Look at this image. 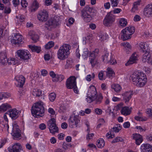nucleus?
Listing matches in <instances>:
<instances>
[{
	"instance_id": "f257e3e1",
	"label": "nucleus",
	"mask_w": 152,
	"mask_h": 152,
	"mask_svg": "<svg viewBox=\"0 0 152 152\" xmlns=\"http://www.w3.org/2000/svg\"><path fill=\"white\" fill-rule=\"evenodd\" d=\"M87 95L88 97L86 99V100L89 103L95 101L97 104H99L101 103L103 99L101 94H97L96 89L94 86H91L89 87Z\"/></svg>"
},
{
	"instance_id": "f03ea898",
	"label": "nucleus",
	"mask_w": 152,
	"mask_h": 152,
	"mask_svg": "<svg viewBox=\"0 0 152 152\" xmlns=\"http://www.w3.org/2000/svg\"><path fill=\"white\" fill-rule=\"evenodd\" d=\"M131 77L133 83L138 87H142L146 83L147 78L143 72H134Z\"/></svg>"
},
{
	"instance_id": "7ed1b4c3",
	"label": "nucleus",
	"mask_w": 152,
	"mask_h": 152,
	"mask_svg": "<svg viewBox=\"0 0 152 152\" xmlns=\"http://www.w3.org/2000/svg\"><path fill=\"white\" fill-rule=\"evenodd\" d=\"M43 103L39 101L34 104L32 106L31 112L35 117H42L44 112Z\"/></svg>"
},
{
	"instance_id": "20e7f679",
	"label": "nucleus",
	"mask_w": 152,
	"mask_h": 152,
	"mask_svg": "<svg viewBox=\"0 0 152 152\" xmlns=\"http://www.w3.org/2000/svg\"><path fill=\"white\" fill-rule=\"evenodd\" d=\"M70 46L68 44H64L61 46L58 50L57 56L58 58L61 60H64L68 57L70 54Z\"/></svg>"
},
{
	"instance_id": "39448f33",
	"label": "nucleus",
	"mask_w": 152,
	"mask_h": 152,
	"mask_svg": "<svg viewBox=\"0 0 152 152\" xmlns=\"http://www.w3.org/2000/svg\"><path fill=\"white\" fill-rule=\"evenodd\" d=\"M61 16H57L50 18L45 24V28L50 31L52 28L56 27L59 25V22L61 20Z\"/></svg>"
},
{
	"instance_id": "423d86ee",
	"label": "nucleus",
	"mask_w": 152,
	"mask_h": 152,
	"mask_svg": "<svg viewBox=\"0 0 152 152\" xmlns=\"http://www.w3.org/2000/svg\"><path fill=\"white\" fill-rule=\"evenodd\" d=\"M134 27L132 26H130L126 28L121 31L122 33L121 38L124 40L130 39L131 35L134 33Z\"/></svg>"
},
{
	"instance_id": "0eeeda50",
	"label": "nucleus",
	"mask_w": 152,
	"mask_h": 152,
	"mask_svg": "<svg viewBox=\"0 0 152 152\" xmlns=\"http://www.w3.org/2000/svg\"><path fill=\"white\" fill-rule=\"evenodd\" d=\"M137 47L141 52L145 53L152 51V42H141L137 45Z\"/></svg>"
},
{
	"instance_id": "6e6552de",
	"label": "nucleus",
	"mask_w": 152,
	"mask_h": 152,
	"mask_svg": "<svg viewBox=\"0 0 152 152\" xmlns=\"http://www.w3.org/2000/svg\"><path fill=\"white\" fill-rule=\"evenodd\" d=\"M66 85L67 88H73L75 93L78 94L79 91L77 86L75 77L71 76L66 81Z\"/></svg>"
},
{
	"instance_id": "1a4fd4ad",
	"label": "nucleus",
	"mask_w": 152,
	"mask_h": 152,
	"mask_svg": "<svg viewBox=\"0 0 152 152\" xmlns=\"http://www.w3.org/2000/svg\"><path fill=\"white\" fill-rule=\"evenodd\" d=\"M80 119L78 115L70 117L69 119V125L71 128H75L80 126Z\"/></svg>"
},
{
	"instance_id": "9d476101",
	"label": "nucleus",
	"mask_w": 152,
	"mask_h": 152,
	"mask_svg": "<svg viewBox=\"0 0 152 152\" xmlns=\"http://www.w3.org/2000/svg\"><path fill=\"white\" fill-rule=\"evenodd\" d=\"M99 51L98 49H96L90 53V55L89 56V62L92 67L95 66L99 63L98 61L96 58Z\"/></svg>"
},
{
	"instance_id": "9b49d317",
	"label": "nucleus",
	"mask_w": 152,
	"mask_h": 152,
	"mask_svg": "<svg viewBox=\"0 0 152 152\" xmlns=\"http://www.w3.org/2000/svg\"><path fill=\"white\" fill-rule=\"evenodd\" d=\"M18 56L20 58L21 60H26L29 59L31 55L29 52L27 50L25 49H20L17 51Z\"/></svg>"
},
{
	"instance_id": "f8f14e48",
	"label": "nucleus",
	"mask_w": 152,
	"mask_h": 152,
	"mask_svg": "<svg viewBox=\"0 0 152 152\" xmlns=\"http://www.w3.org/2000/svg\"><path fill=\"white\" fill-rule=\"evenodd\" d=\"M92 9L90 7H86L82 11V17L83 20L86 22H89L92 19V17L90 12Z\"/></svg>"
},
{
	"instance_id": "ddd939ff",
	"label": "nucleus",
	"mask_w": 152,
	"mask_h": 152,
	"mask_svg": "<svg viewBox=\"0 0 152 152\" xmlns=\"http://www.w3.org/2000/svg\"><path fill=\"white\" fill-rule=\"evenodd\" d=\"M115 21V18L112 12H109L106 15L103 20V24L106 26H110Z\"/></svg>"
},
{
	"instance_id": "4468645a",
	"label": "nucleus",
	"mask_w": 152,
	"mask_h": 152,
	"mask_svg": "<svg viewBox=\"0 0 152 152\" xmlns=\"http://www.w3.org/2000/svg\"><path fill=\"white\" fill-rule=\"evenodd\" d=\"M103 61L104 62L110 63L111 64H115L116 63V61L114 59L111 55H110L108 53H106L103 55L102 57Z\"/></svg>"
},
{
	"instance_id": "2eb2a0df",
	"label": "nucleus",
	"mask_w": 152,
	"mask_h": 152,
	"mask_svg": "<svg viewBox=\"0 0 152 152\" xmlns=\"http://www.w3.org/2000/svg\"><path fill=\"white\" fill-rule=\"evenodd\" d=\"M48 12L45 10H43L39 12L37 18L40 21L45 22L48 19Z\"/></svg>"
},
{
	"instance_id": "dca6fc26",
	"label": "nucleus",
	"mask_w": 152,
	"mask_h": 152,
	"mask_svg": "<svg viewBox=\"0 0 152 152\" xmlns=\"http://www.w3.org/2000/svg\"><path fill=\"white\" fill-rule=\"evenodd\" d=\"M12 37L11 41L12 43L14 44H19L21 43L22 42L23 37L19 34H13L12 35Z\"/></svg>"
},
{
	"instance_id": "f3484780",
	"label": "nucleus",
	"mask_w": 152,
	"mask_h": 152,
	"mask_svg": "<svg viewBox=\"0 0 152 152\" xmlns=\"http://www.w3.org/2000/svg\"><path fill=\"white\" fill-rule=\"evenodd\" d=\"M143 14L147 18L152 17V4H148L145 7Z\"/></svg>"
},
{
	"instance_id": "a211bd4d",
	"label": "nucleus",
	"mask_w": 152,
	"mask_h": 152,
	"mask_svg": "<svg viewBox=\"0 0 152 152\" xmlns=\"http://www.w3.org/2000/svg\"><path fill=\"white\" fill-rule=\"evenodd\" d=\"M15 79L16 81L15 84L17 87H21L23 86L25 81V79L23 76L18 75L15 77Z\"/></svg>"
},
{
	"instance_id": "6ab92c4d",
	"label": "nucleus",
	"mask_w": 152,
	"mask_h": 152,
	"mask_svg": "<svg viewBox=\"0 0 152 152\" xmlns=\"http://www.w3.org/2000/svg\"><path fill=\"white\" fill-rule=\"evenodd\" d=\"M22 150V146L18 142L14 143L9 150V152H20Z\"/></svg>"
},
{
	"instance_id": "aec40b11",
	"label": "nucleus",
	"mask_w": 152,
	"mask_h": 152,
	"mask_svg": "<svg viewBox=\"0 0 152 152\" xmlns=\"http://www.w3.org/2000/svg\"><path fill=\"white\" fill-rule=\"evenodd\" d=\"M133 95V93L132 91H129L123 92L122 94L124 100L125 102H128L130 99Z\"/></svg>"
},
{
	"instance_id": "412c9836",
	"label": "nucleus",
	"mask_w": 152,
	"mask_h": 152,
	"mask_svg": "<svg viewBox=\"0 0 152 152\" xmlns=\"http://www.w3.org/2000/svg\"><path fill=\"white\" fill-rule=\"evenodd\" d=\"M140 148L142 152H152V145L149 144H143Z\"/></svg>"
},
{
	"instance_id": "4be33fe9",
	"label": "nucleus",
	"mask_w": 152,
	"mask_h": 152,
	"mask_svg": "<svg viewBox=\"0 0 152 152\" xmlns=\"http://www.w3.org/2000/svg\"><path fill=\"white\" fill-rule=\"evenodd\" d=\"M132 137L133 139L135 140L136 144L137 145H139L143 141L142 136L139 134H134L132 135Z\"/></svg>"
},
{
	"instance_id": "5701e85b",
	"label": "nucleus",
	"mask_w": 152,
	"mask_h": 152,
	"mask_svg": "<svg viewBox=\"0 0 152 152\" xmlns=\"http://www.w3.org/2000/svg\"><path fill=\"white\" fill-rule=\"evenodd\" d=\"M137 54L135 53H134L132 54L129 60L125 64L126 66H129L134 63H136L137 60Z\"/></svg>"
},
{
	"instance_id": "b1692460",
	"label": "nucleus",
	"mask_w": 152,
	"mask_h": 152,
	"mask_svg": "<svg viewBox=\"0 0 152 152\" xmlns=\"http://www.w3.org/2000/svg\"><path fill=\"white\" fill-rule=\"evenodd\" d=\"M8 115L12 119H16L19 116V111L15 109L10 110L8 112Z\"/></svg>"
},
{
	"instance_id": "393cba45",
	"label": "nucleus",
	"mask_w": 152,
	"mask_h": 152,
	"mask_svg": "<svg viewBox=\"0 0 152 152\" xmlns=\"http://www.w3.org/2000/svg\"><path fill=\"white\" fill-rule=\"evenodd\" d=\"M152 56L150 54V52H145L143 55L142 61L144 62L150 63L151 62Z\"/></svg>"
},
{
	"instance_id": "a878e982",
	"label": "nucleus",
	"mask_w": 152,
	"mask_h": 152,
	"mask_svg": "<svg viewBox=\"0 0 152 152\" xmlns=\"http://www.w3.org/2000/svg\"><path fill=\"white\" fill-rule=\"evenodd\" d=\"M11 107V105L8 103H3L0 106V113H4Z\"/></svg>"
},
{
	"instance_id": "bb28decb",
	"label": "nucleus",
	"mask_w": 152,
	"mask_h": 152,
	"mask_svg": "<svg viewBox=\"0 0 152 152\" xmlns=\"http://www.w3.org/2000/svg\"><path fill=\"white\" fill-rule=\"evenodd\" d=\"M131 108L125 106L122 107L121 113L122 115L127 116L129 115L131 112Z\"/></svg>"
},
{
	"instance_id": "cd10ccee",
	"label": "nucleus",
	"mask_w": 152,
	"mask_h": 152,
	"mask_svg": "<svg viewBox=\"0 0 152 152\" xmlns=\"http://www.w3.org/2000/svg\"><path fill=\"white\" fill-rule=\"evenodd\" d=\"M7 55L5 52H3L0 53V63L3 65L6 64L7 59Z\"/></svg>"
},
{
	"instance_id": "c85d7f7f",
	"label": "nucleus",
	"mask_w": 152,
	"mask_h": 152,
	"mask_svg": "<svg viewBox=\"0 0 152 152\" xmlns=\"http://www.w3.org/2000/svg\"><path fill=\"white\" fill-rule=\"evenodd\" d=\"M50 76L52 78V80L54 82H56L58 81V79L57 78L58 77H61V80H62L63 77V76L61 75H56L53 71H51L49 73Z\"/></svg>"
},
{
	"instance_id": "c756f323",
	"label": "nucleus",
	"mask_w": 152,
	"mask_h": 152,
	"mask_svg": "<svg viewBox=\"0 0 152 152\" xmlns=\"http://www.w3.org/2000/svg\"><path fill=\"white\" fill-rule=\"evenodd\" d=\"M28 34L34 42H37L39 39V36L33 31H30L28 32Z\"/></svg>"
},
{
	"instance_id": "7c9ffc66",
	"label": "nucleus",
	"mask_w": 152,
	"mask_h": 152,
	"mask_svg": "<svg viewBox=\"0 0 152 152\" xmlns=\"http://www.w3.org/2000/svg\"><path fill=\"white\" fill-rule=\"evenodd\" d=\"M121 46L123 47L124 49L126 52L130 51L131 49V47L130 44L128 42H124L121 44Z\"/></svg>"
},
{
	"instance_id": "2f4dec72",
	"label": "nucleus",
	"mask_w": 152,
	"mask_h": 152,
	"mask_svg": "<svg viewBox=\"0 0 152 152\" xmlns=\"http://www.w3.org/2000/svg\"><path fill=\"white\" fill-rule=\"evenodd\" d=\"M106 75L109 78L115 76V73L112 68L109 67L107 68L106 71Z\"/></svg>"
},
{
	"instance_id": "473e14b6",
	"label": "nucleus",
	"mask_w": 152,
	"mask_h": 152,
	"mask_svg": "<svg viewBox=\"0 0 152 152\" xmlns=\"http://www.w3.org/2000/svg\"><path fill=\"white\" fill-rule=\"evenodd\" d=\"M39 7V3L36 0H35L33 1L31 6L30 8V10L31 12H34Z\"/></svg>"
},
{
	"instance_id": "72a5a7b5",
	"label": "nucleus",
	"mask_w": 152,
	"mask_h": 152,
	"mask_svg": "<svg viewBox=\"0 0 152 152\" xmlns=\"http://www.w3.org/2000/svg\"><path fill=\"white\" fill-rule=\"evenodd\" d=\"M91 52H89L87 48H85L84 49L83 53L82 55V57L84 59H87L88 56H90V53Z\"/></svg>"
},
{
	"instance_id": "f704fd0d",
	"label": "nucleus",
	"mask_w": 152,
	"mask_h": 152,
	"mask_svg": "<svg viewBox=\"0 0 152 152\" xmlns=\"http://www.w3.org/2000/svg\"><path fill=\"white\" fill-rule=\"evenodd\" d=\"M29 47L33 52H36L37 53H39L41 51V48L39 46L34 45H29Z\"/></svg>"
},
{
	"instance_id": "c9c22d12",
	"label": "nucleus",
	"mask_w": 152,
	"mask_h": 152,
	"mask_svg": "<svg viewBox=\"0 0 152 152\" xmlns=\"http://www.w3.org/2000/svg\"><path fill=\"white\" fill-rule=\"evenodd\" d=\"M119 25L120 26L124 27L126 26L127 24V20L124 18H121L119 19Z\"/></svg>"
},
{
	"instance_id": "e433bc0d",
	"label": "nucleus",
	"mask_w": 152,
	"mask_h": 152,
	"mask_svg": "<svg viewBox=\"0 0 152 152\" xmlns=\"http://www.w3.org/2000/svg\"><path fill=\"white\" fill-rule=\"evenodd\" d=\"M111 87L115 92H117L120 91L122 89L121 86L117 84H113L111 86Z\"/></svg>"
},
{
	"instance_id": "4c0bfd02",
	"label": "nucleus",
	"mask_w": 152,
	"mask_h": 152,
	"mask_svg": "<svg viewBox=\"0 0 152 152\" xmlns=\"http://www.w3.org/2000/svg\"><path fill=\"white\" fill-rule=\"evenodd\" d=\"M11 134L14 137V139H20L21 136V131L20 130H19V131H18V132L15 131V133L14 132L12 131Z\"/></svg>"
},
{
	"instance_id": "58836bf2",
	"label": "nucleus",
	"mask_w": 152,
	"mask_h": 152,
	"mask_svg": "<svg viewBox=\"0 0 152 152\" xmlns=\"http://www.w3.org/2000/svg\"><path fill=\"white\" fill-rule=\"evenodd\" d=\"M48 128L50 133L52 134H54L55 133L58 132V129L56 125L52 126L50 125Z\"/></svg>"
},
{
	"instance_id": "ea45409f",
	"label": "nucleus",
	"mask_w": 152,
	"mask_h": 152,
	"mask_svg": "<svg viewBox=\"0 0 152 152\" xmlns=\"http://www.w3.org/2000/svg\"><path fill=\"white\" fill-rule=\"evenodd\" d=\"M6 64L4 65H7V64L9 65H15L17 63V61L14 58H10L6 60Z\"/></svg>"
},
{
	"instance_id": "a19ab883",
	"label": "nucleus",
	"mask_w": 152,
	"mask_h": 152,
	"mask_svg": "<svg viewBox=\"0 0 152 152\" xmlns=\"http://www.w3.org/2000/svg\"><path fill=\"white\" fill-rule=\"evenodd\" d=\"M105 145L104 140L102 138H100L97 141L96 145L100 148H103Z\"/></svg>"
},
{
	"instance_id": "79ce46f5",
	"label": "nucleus",
	"mask_w": 152,
	"mask_h": 152,
	"mask_svg": "<svg viewBox=\"0 0 152 152\" xmlns=\"http://www.w3.org/2000/svg\"><path fill=\"white\" fill-rule=\"evenodd\" d=\"M99 40L101 42L104 41L108 38V35L105 33L101 34L99 36Z\"/></svg>"
},
{
	"instance_id": "37998d69",
	"label": "nucleus",
	"mask_w": 152,
	"mask_h": 152,
	"mask_svg": "<svg viewBox=\"0 0 152 152\" xmlns=\"http://www.w3.org/2000/svg\"><path fill=\"white\" fill-rule=\"evenodd\" d=\"M140 1H138L135 2L134 4L133 7L132 9V12H134L138 9V7L140 5Z\"/></svg>"
},
{
	"instance_id": "c03bdc74",
	"label": "nucleus",
	"mask_w": 152,
	"mask_h": 152,
	"mask_svg": "<svg viewBox=\"0 0 152 152\" xmlns=\"http://www.w3.org/2000/svg\"><path fill=\"white\" fill-rule=\"evenodd\" d=\"M32 94L34 96H39L42 94V91L41 90L37 88L34 89L33 91Z\"/></svg>"
},
{
	"instance_id": "a18cd8bd",
	"label": "nucleus",
	"mask_w": 152,
	"mask_h": 152,
	"mask_svg": "<svg viewBox=\"0 0 152 152\" xmlns=\"http://www.w3.org/2000/svg\"><path fill=\"white\" fill-rule=\"evenodd\" d=\"M92 39V36L91 35H88L84 39L83 43L85 44L89 43L91 42Z\"/></svg>"
},
{
	"instance_id": "49530a36",
	"label": "nucleus",
	"mask_w": 152,
	"mask_h": 152,
	"mask_svg": "<svg viewBox=\"0 0 152 152\" xmlns=\"http://www.w3.org/2000/svg\"><path fill=\"white\" fill-rule=\"evenodd\" d=\"M105 72L104 71H100L98 74L99 79L101 80H104L106 78V76L104 75Z\"/></svg>"
},
{
	"instance_id": "de8ad7c7",
	"label": "nucleus",
	"mask_w": 152,
	"mask_h": 152,
	"mask_svg": "<svg viewBox=\"0 0 152 152\" xmlns=\"http://www.w3.org/2000/svg\"><path fill=\"white\" fill-rule=\"evenodd\" d=\"M20 130L19 126L17 125V123L16 122H14L12 124V131L14 132L15 133V131H19Z\"/></svg>"
},
{
	"instance_id": "09e8293b",
	"label": "nucleus",
	"mask_w": 152,
	"mask_h": 152,
	"mask_svg": "<svg viewBox=\"0 0 152 152\" xmlns=\"http://www.w3.org/2000/svg\"><path fill=\"white\" fill-rule=\"evenodd\" d=\"M134 118L137 121H145L147 120V118L145 116H135Z\"/></svg>"
},
{
	"instance_id": "8fccbe9b",
	"label": "nucleus",
	"mask_w": 152,
	"mask_h": 152,
	"mask_svg": "<svg viewBox=\"0 0 152 152\" xmlns=\"http://www.w3.org/2000/svg\"><path fill=\"white\" fill-rule=\"evenodd\" d=\"M48 127H50V125L52 126H55L56 125V120L54 118H52L50 120L48 121Z\"/></svg>"
},
{
	"instance_id": "3c124183",
	"label": "nucleus",
	"mask_w": 152,
	"mask_h": 152,
	"mask_svg": "<svg viewBox=\"0 0 152 152\" xmlns=\"http://www.w3.org/2000/svg\"><path fill=\"white\" fill-rule=\"evenodd\" d=\"M54 45V43L52 41H49L45 45V48L46 49H50Z\"/></svg>"
},
{
	"instance_id": "603ef678",
	"label": "nucleus",
	"mask_w": 152,
	"mask_h": 152,
	"mask_svg": "<svg viewBox=\"0 0 152 152\" xmlns=\"http://www.w3.org/2000/svg\"><path fill=\"white\" fill-rule=\"evenodd\" d=\"M120 0H110L111 5L113 7H117L119 3Z\"/></svg>"
},
{
	"instance_id": "864d4df0",
	"label": "nucleus",
	"mask_w": 152,
	"mask_h": 152,
	"mask_svg": "<svg viewBox=\"0 0 152 152\" xmlns=\"http://www.w3.org/2000/svg\"><path fill=\"white\" fill-rule=\"evenodd\" d=\"M121 129V126L120 125H115L113 128V131L115 132H119Z\"/></svg>"
},
{
	"instance_id": "5fc2aeb1",
	"label": "nucleus",
	"mask_w": 152,
	"mask_h": 152,
	"mask_svg": "<svg viewBox=\"0 0 152 152\" xmlns=\"http://www.w3.org/2000/svg\"><path fill=\"white\" fill-rule=\"evenodd\" d=\"M56 95L54 93H51L49 95V98L50 100L51 101H53L56 99Z\"/></svg>"
},
{
	"instance_id": "6e6d98bb",
	"label": "nucleus",
	"mask_w": 152,
	"mask_h": 152,
	"mask_svg": "<svg viewBox=\"0 0 152 152\" xmlns=\"http://www.w3.org/2000/svg\"><path fill=\"white\" fill-rule=\"evenodd\" d=\"M95 77V75L94 73L92 74L91 75H87L86 77V80L88 81H91L92 78H94Z\"/></svg>"
},
{
	"instance_id": "4d7b16f0",
	"label": "nucleus",
	"mask_w": 152,
	"mask_h": 152,
	"mask_svg": "<svg viewBox=\"0 0 152 152\" xmlns=\"http://www.w3.org/2000/svg\"><path fill=\"white\" fill-rule=\"evenodd\" d=\"M123 141V139L121 137H117L114 139L112 142V143H115L119 142H122Z\"/></svg>"
},
{
	"instance_id": "13d9d810",
	"label": "nucleus",
	"mask_w": 152,
	"mask_h": 152,
	"mask_svg": "<svg viewBox=\"0 0 152 152\" xmlns=\"http://www.w3.org/2000/svg\"><path fill=\"white\" fill-rule=\"evenodd\" d=\"M106 136L107 138L111 139L113 138L114 135L113 132L109 131L106 134Z\"/></svg>"
},
{
	"instance_id": "bf43d9fd",
	"label": "nucleus",
	"mask_w": 152,
	"mask_h": 152,
	"mask_svg": "<svg viewBox=\"0 0 152 152\" xmlns=\"http://www.w3.org/2000/svg\"><path fill=\"white\" fill-rule=\"evenodd\" d=\"M135 128L138 130V131L140 132H145L146 130V129L145 128H142L141 126H136Z\"/></svg>"
},
{
	"instance_id": "052dcab7",
	"label": "nucleus",
	"mask_w": 152,
	"mask_h": 152,
	"mask_svg": "<svg viewBox=\"0 0 152 152\" xmlns=\"http://www.w3.org/2000/svg\"><path fill=\"white\" fill-rule=\"evenodd\" d=\"M94 112L97 115H101L102 113V110L98 108H96L94 109Z\"/></svg>"
},
{
	"instance_id": "680f3d73",
	"label": "nucleus",
	"mask_w": 152,
	"mask_h": 152,
	"mask_svg": "<svg viewBox=\"0 0 152 152\" xmlns=\"http://www.w3.org/2000/svg\"><path fill=\"white\" fill-rule=\"evenodd\" d=\"M146 113L150 117H152V109L148 108L147 109Z\"/></svg>"
},
{
	"instance_id": "e2e57ef3",
	"label": "nucleus",
	"mask_w": 152,
	"mask_h": 152,
	"mask_svg": "<svg viewBox=\"0 0 152 152\" xmlns=\"http://www.w3.org/2000/svg\"><path fill=\"white\" fill-rule=\"evenodd\" d=\"M121 11V10L120 8H116L113 11H111L110 12H112V14L118 13Z\"/></svg>"
},
{
	"instance_id": "0e129e2a",
	"label": "nucleus",
	"mask_w": 152,
	"mask_h": 152,
	"mask_svg": "<svg viewBox=\"0 0 152 152\" xmlns=\"http://www.w3.org/2000/svg\"><path fill=\"white\" fill-rule=\"evenodd\" d=\"M21 4L23 7L26 8L28 6V3L26 0H22Z\"/></svg>"
},
{
	"instance_id": "69168bd1",
	"label": "nucleus",
	"mask_w": 152,
	"mask_h": 152,
	"mask_svg": "<svg viewBox=\"0 0 152 152\" xmlns=\"http://www.w3.org/2000/svg\"><path fill=\"white\" fill-rule=\"evenodd\" d=\"M16 18L20 22H21L23 21L25 19L24 16L23 15H19L17 16Z\"/></svg>"
},
{
	"instance_id": "338daca9",
	"label": "nucleus",
	"mask_w": 152,
	"mask_h": 152,
	"mask_svg": "<svg viewBox=\"0 0 152 152\" xmlns=\"http://www.w3.org/2000/svg\"><path fill=\"white\" fill-rule=\"evenodd\" d=\"M12 2L14 6L15 7L20 4L19 0H12Z\"/></svg>"
},
{
	"instance_id": "774afa93",
	"label": "nucleus",
	"mask_w": 152,
	"mask_h": 152,
	"mask_svg": "<svg viewBox=\"0 0 152 152\" xmlns=\"http://www.w3.org/2000/svg\"><path fill=\"white\" fill-rule=\"evenodd\" d=\"M140 17L138 15H136L134 18V20L135 22L139 21L140 20Z\"/></svg>"
}]
</instances>
